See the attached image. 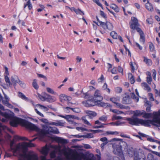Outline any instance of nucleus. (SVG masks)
<instances>
[{"mask_svg": "<svg viewBox=\"0 0 160 160\" xmlns=\"http://www.w3.org/2000/svg\"><path fill=\"white\" fill-rule=\"evenodd\" d=\"M14 140L10 141L9 151H12L13 155L18 151L19 156L18 160H37L38 157L35 155L32 154L30 151L27 152L28 147L34 146L33 143L23 142L19 143L13 147Z\"/></svg>", "mask_w": 160, "mask_h": 160, "instance_id": "1", "label": "nucleus"}, {"mask_svg": "<svg viewBox=\"0 0 160 160\" xmlns=\"http://www.w3.org/2000/svg\"><path fill=\"white\" fill-rule=\"evenodd\" d=\"M153 117L152 120H143L137 117L127 118L126 120L129 124L132 125L138 126L139 124L146 127H150V124L157 127H160V118L158 117L157 112H153Z\"/></svg>", "mask_w": 160, "mask_h": 160, "instance_id": "2", "label": "nucleus"}, {"mask_svg": "<svg viewBox=\"0 0 160 160\" xmlns=\"http://www.w3.org/2000/svg\"><path fill=\"white\" fill-rule=\"evenodd\" d=\"M18 122L28 128L37 131H39L40 136L42 138H43L46 135L49 134V126L43 125L42 129L40 130L35 125L24 119H19Z\"/></svg>", "mask_w": 160, "mask_h": 160, "instance_id": "3", "label": "nucleus"}, {"mask_svg": "<svg viewBox=\"0 0 160 160\" xmlns=\"http://www.w3.org/2000/svg\"><path fill=\"white\" fill-rule=\"evenodd\" d=\"M128 155L130 157H132L134 155V160H145L146 158L143 151L141 149L138 150V152L134 151L133 148L131 147L128 150Z\"/></svg>", "mask_w": 160, "mask_h": 160, "instance_id": "4", "label": "nucleus"}, {"mask_svg": "<svg viewBox=\"0 0 160 160\" xmlns=\"http://www.w3.org/2000/svg\"><path fill=\"white\" fill-rule=\"evenodd\" d=\"M100 25L104 29H108L110 31H111L113 29L112 24L109 22H106V23L101 22Z\"/></svg>", "mask_w": 160, "mask_h": 160, "instance_id": "5", "label": "nucleus"}, {"mask_svg": "<svg viewBox=\"0 0 160 160\" xmlns=\"http://www.w3.org/2000/svg\"><path fill=\"white\" fill-rule=\"evenodd\" d=\"M82 103L86 107H89L96 105L95 101L92 99H88L82 102Z\"/></svg>", "mask_w": 160, "mask_h": 160, "instance_id": "6", "label": "nucleus"}, {"mask_svg": "<svg viewBox=\"0 0 160 160\" xmlns=\"http://www.w3.org/2000/svg\"><path fill=\"white\" fill-rule=\"evenodd\" d=\"M116 143H114L112 146L113 149V153L118 155H120L122 153V149Z\"/></svg>", "mask_w": 160, "mask_h": 160, "instance_id": "7", "label": "nucleus"}, {"mask_svg": "<svg viewBox=\"0 0 160 160\" xmlns=\"http://www.w3.org/2000/svg\"><path fill=\"white\" fill-rule=\"evenodd\" d=\"M94 97L93 99L95 101H101L103 99L102 97L101 96L100 92L98 90H96L94 94Z\"/></svg>", "mask_w": 160, "mask_h": 160, "instance_id": "8", "label": "nucleus"}, {"mask_svg": "<svg viewBox=\"0 0 160 160\" xmlns=\"http://www.w3.org/2000/svg\"><path fill=\"white\" fill-rule=\"evenodd\" d=\"M138 32H139L140 35V41L144 44L145 42V37L144 33L142 30L138 27H137L136 29Z\"/></svg>", "mask_w": 160, "mask_h": 160, "instance_id": "9", "label": "nucleus"}, {"mask_svg": "<svg viewBox=\"0 0 160 160\" xmlns=\"http://www.w3.org/2000/svg\"><path fill=\"white\" fill-rule=\"evenodd\" d=\"M11 81L13 84V85L15 87L17 83H18L20 80L19 79L18 77L16 75H13L12 76L11 79Z\"/></svg>", "mask_w": 160, "mask_h": 160, "instance_id": "10", "label": "nucleus"}, {"mask_svg": "<svg viewBox=\"0 0 160 160\" xmlns=\"http://www.w3.org/2000/svg\"><path fill=\"white\" fill-rule=\"evenodd\" d=\"M122 103L124 104H129L131 103L130 100V96L128 95H125L124 96L122 102Z\"/></svg>", "mask_w": 160, "mask_h": 160, "instance_id": "11", "label": "nucleus"}, {"mask_svg": "<svg viewBox=\"0 0 160 160\" xmlns=\"http://www.w3.org/2000/svg\"><path fill=\"white\" fill-rule=\"evenodd\" d=\"M144 110H137L133 111V116L131 118H133V117H137L139 116H140L142 115L143 114Z\"/></svg>", "mask_w": 160, "mask_h": 160, "instance_id": "12", "label": "nucleus"}, {"mask_svg": "<svg viewBox=\"0 0 160 160\" xmlns=\"http://www.w3.org/2000/svg\"><path fill=\"white\" fill-rule=\"evenodd\" d=\"M45 98V100L49 102H53L56 100V99L54 97L48 94H46Z\"/></svg>", "mask_w": 160, "mask_h": 160, "instance_id": "13", "label": "nucleus"}, {"mask_svg": "<svg viewBox=\"0 0 160 160\" xmlns=\"http://www.w3.org/2000/svg\"><path fill=\"white\" fill-rule=\"evenodd\" d=\"M86 113L88 114V116L90 119H92L93 117H95L97 115L95 112L91 111H86Z\"/></svg>", "mask_w": 160, "mask_h": 160, "instance_id": "14", "label": "nucleus"}, {"mask_svg": "<svg viewBox=\"0 0 160 160\" xmlns=\"http://www.w3.org/2000/svg\"><path fill=\"white\" fill-rule=\"evenodd\" d=\"M52 133L53 134H58L59 132L58 129L55 127H51L49 128V133Z\"/></svg>", "mask_w": 160, "mask_h": 160, "instance_id": "15", "label": "nucleus"}, {"mask_svg": "<svg viewBox=\"0 0 160 160\" xmlns=\"http://www.w3.org/2000/svg\"><path fill=\"white\" fill-rule=\"evenodd\" d=\"M147 3L145 4L146 8L149 11L152 12L153 11V8L152 4L149 3L148 0H147Z\"/></svg>", "mask_w": 160, "mask_h": 160, "instance_id": "16", "label": "nucleus"}, {"mask_svg": "<svg viewBox=\"0 0 160 160\" xmlns=\"http://www.w3.org/2000/svg\"><path fill=\"white\" fill-rule=\"evenodd\" d=\"M49 124L56 126H63L64 125V123L61 122L60 121H58L57 122H49Z\"/></svg>", "mask_w": 160, "mask_h": 160, "instance_id": "17", "label": "nucleus"}, {"mask_svg": "<svg viewBox=\"0 0 160 160\" xmlns=\"http://www.w3.org/2000/svg\"><path fill=\"white\" fill-rule=\"evenodd\" d=\"M67 110L66 111V112L68 113L69 112L68 109H70L73 111L74 112L76 113H78L80 111V109L78 108H70L68 107H67L65 108Z\"/></svg>", "mask_w": 160, "mask_h": 160, "instance_id": "18", "label": "nucleus"}, {"mask_svg": "<svg viewBox=\"0 0 160 160\" xmlns=\"http://www.w3.org/2000/svg\"><path fill=\"white\" fill-rule=\"evenodd\" d=\"M101 101H96V104H97L98 106L102 107L108 106V103H105L103 102H101Z\"/></svg>", "mask_w": 160, "mask_h": 160, "instance_id": "19", "label": "nucleus"}, {"mask_svg": "<svg viewBox=\"0 0 160 160\" xmlns=\"http://www.w3.org/2000/svg\"><path fill=\"white\" fill-rule=\"evenodd\" d=\"M117 145H119V147L121 148H125L126 147L127 143H126L122 141H120L119 142H117L116 143Z\"/></svg>", "mask_w": 160, "mask_h": 160, "instance_id": "20", "label": "nucleus"}, {"mask_svg": "<svg viewBox=\"0 0 160 160\" xmlns=\"http://www.w3.org/2000/svg\"><path fill=\"white\" fill-rule=\"evenodd\" d=\"M56 140L62 144H66L68 143V141L60 137H57Z\"/></svg>", "mask_w": 160, "mask_h": 160, "instance_id": "21", "label": "nucleus"}, {"mask_svg": "<svg viewBox=\"0 0 160 160\" xmlns=\"http://www.w3.org/2000/svg\"><path fill=\"white\" fill-rule=\"evenodd\" d=\"M141 86L142 87L144 88L145 90H147L148 92L150 91L151 88L148 85L146 82H143L141 84Z\"/></svg>", "mask_w": 160, "mask_h": 160, "instance_id": "22", "label": "nucleus"}, {"mask_svg": "<svg viewBox=\"0 0 160 160\" xmlns=\"http://www.w3.org/2000/svg\"><path fill=\"white\" fill-rule=\"evenodd\" d=\"M142 117L145 118H149L152 116V114L151 113H146L144 110L143 114Z\"/></svg>", "mask_w": 160, "mask_h": 160, "instance_id": "23", "label": "nucleus"}, {"mask_svg": "<svg viewBox=\"0 0 160 160\" xmlns=\"http://www.w3.org/2000/svg\"><path fill=\"white\" fill-rule=\"evenodd\" d=\"M128 78H129L131 84H133L135 82V80L134 79V76L132 75V73H129Z\"/></svg>", "mask_w": 160, "mask_h": 160, "instance_id": "24", "label": "nucleus"}, {"mask_svg": "<svg viewBox=\"0 0 160 160\" xmlns=\"http://www.w3.org/2000/svg\"><path fill=\"white\" fill-rule=\"evenodd\" d=\"M5 81L7 83V85L8 86H9L10 87H11L12 83L10 82L9 78L7 76H5Z\"/></svg>", "mask_w": 160, "mask_h": 160, "instance_id": "25", "label": "nucleus"}, {"mask_svg": "<svg viewBox=\"0 0 160 160\" xmlns=\"http://www.w3.org/2000/svg\"><path fill=\"white\" fill-rule=\"evenodd\" d=\"M32 85L33 87L36 90H37L38 88V85L37 80L36 79H34L33 80Z\"/></svg>", "mask_w": 160, "mask_h": 160, "instance_id": "26", "label": "nucleus"}, {"mask_svg": "<svg viewBox=\"0 0 160 160\" xmlns=\"http://www.w3.org/2000/svg\"><path fill=\"white\" fill-rule=\"evenodd\" d=\"M18 96L23 99L28 100V98L26 97L22 93L19 92H18Z\"/></svg>", "mask_w": 160, "mask_h": 160, "instance_id": "27", "label": "nucleus"}, {"mask_svg": "<svg viewBox=\"0 0 160 160\" xmlns=\"http://www.w3.org/2000/svg\"><path fill=\"white\" fill-rule=\"evenodd\" d=\"M14 138L16 139H21L22 140L29 141V140L25 137H21L18 136H15Z\"/></svg>", "mask_w": 160, "mask_h": 160, "instance_id": "28", "label": "nucleus"}, {"mask_svg": "<svg viewBox=\"0 0 160 160\" xmlns=\"http://www.w3.org/2000/svg\"><path fill=\"white\" fill-rule=\"evenodd\" d=\"M144 61L149 65H152V61L151 60L148 59L145 57H144Z\"/></svg>", "mask_w": 160, "mask_h": 160, "instance_id": "29", "label": "nucleus"}, {"mask_svg": "<svg viewBox=\"0 0 160 160\" xmlns=\"http://www.w3.org/2000/svg\"><path fill=\"white\" fill-rule=\"evenodd\" d=\"M116 104L117 107L121 109H126L127 108V106H124L120 103L117 102L116 103Z\"/></svg>", "mask_w": 160, "mask_h": 160, "instance_id": "30", "label": "nucleus"}, {"mask_svg": "<svg viewBox=\"0 0 160 160\" xmlns=\"http://www.w3.org/2000/svg\"><path fill=\"white\" fill-rule=\"evenodd\" d=\"M139 25L138 24L132 23L130 25V27L131 29H136Z\"/></svg>", "mask_w": 160, "mask_h": 160, "instance_id": "31", "label": "nucleus"}, {"mask_svg": "<svg viewBox=\"0 0 160 160\" xmlns=\"http://www.w3.org/2000/svg\"><path fill=\"white\" fill-rule=\"evenodd\" d=\"M110 35L113 38L115 39H117L118 36L117 34L115 31H112L110 33Z\"/></svg>", "mask_w": 160, "mask_h": 160, "instance_id": "32", "label": "nucleus"}, {"mask_svg": "<svg viewBox=\"0 0 160 160\" xmlns=\"http://www.w3.org/2000/svg\"><path fill=\"white\" fill-rule=\"evenodd\" d=\"M8 100H2V103L4 105H5L8 107L10 108L11 106H12L8 102Z\"/></svg>", "mask_w": 160, "mask_h": 160, "instance_id": "33", "label": "nucleus"}, {"mask_svg": "<svg viewBox=\"0 0 160 160\" xmlns=\"http://www.w3.org/2000/svg\"><path fill=\"white\" fill-rule=\"evenodd\" d=\"M152 81V78L151 76V73H149V76L147 77V81L149 84H151V82Z\"/></svg>", "mask_w": 160, "mask_h": 160, "instance_id": "34", "label": "nucleus"}, {"mask_svg": "<svg viewBox=\"0 0 160 160\" xmlns=\"http://www.w3.org/2000/svg\"><path fill=\"white\" fill-rule=\"evenodd\" d=\"M10 124L11 126L14 127H16L17 125L16 122L14 120H12L10 122Z\"/></svg>", "mask_w": 160, "mask_h": 160, "instance_id": "35", "label": "nucleus"}, {"mask_svg": "<svg viewBox=\"0 0 160 160\" xmlns=\"http://www.w3.org/2000/svg\"><path fill=\"white\" fill-rule=\"evenodd\" d=\"M68 96L63 94H61L60 95V98L61 100H67Z\"/></svg>", "mask_w": 160, "mask_h": 160, "instance_id": "36", "label": "nucleus"}, {"mask_svg": "<svg viewBox=\"0 0 160 160\" xmlns=\"http://www.w3.org/2000/svg\"><path fill=\"white\" fill-rule=\"evenodd\" d=\"M122 119V117L120 116H117L116 115H114L113 116L112 119L113 120H119Z\"/></svg>", "mask_w": 160, "mask_h": 160, "instance_id": "37", "label": "nucleus"}, {"mask_svg": "<svg viewBox=\"0 0 160 160\" xmlns=\"http://www.w3.org/2000/svg\"><path fill=\"white\" fill-rule=\"evenodd\" d=\"M56 152L55 150L53 151L50 153V156L51 158H53L56 157Z\"/></svg>", "mask_w": 160, "mask_h": 160, "instance_id": "38", "label": "nucleus"}, {"mask_svg": "<svg viewBox=\"0 0 160 160\" xmlns=\"http://www.w3.org/2000/svg\"><path fill=\"white\" fill-rule=\"evenodd\" d=\"M19 84V85L21 86V87L23 88H25L26 87V84L23 82L21 81H19V82L18 83Z\"/></svg>", "mask_w": 160, "mask_h": 160, "instance_id": "39", "label": "nucleus"}, {"mask_svg": "<svg viewBox=\"0 0 160 160\" xmlns=\"http://www.w3.org/2000/svg\"><path fill=\"white\" fill-rule=\"evenodd\" d=\"M36 106H38L39 108L41 109H43L45 111H48V108L40 104H37L36 105Z\"/></svg>", "mask_w": 160, "mask_h": 160, "instance_id": "40", "label": "nucleus"}, {"mask_svg": "<svg viewBox=\"0 0 160 160\" xmlns=\"http://www.w3.org/2000/svg\"><path fill=\"white\" fill-rule=\"evenodd\" d=\"M74 11L77 14H80V15H84V13L83 11H82L81 10L78 9H76L74 10Z\"/></svg>", "mask_w": 160, "mask_h": 160, "instance_id": "41", "label": "nucleus"}, {"mask_svg": "<svg viewBox=\"0 0 160 160\" xmlns=\"http://www.w3.org/2000/svg\"><path fill=\"white\" fill-rule=\"evenodd\" d=\"M0 115L4 117L5 118H8L9 117V115L8 114L6 113L2 112L0 110Z\"/></svg>", "mask_w": 160, "mask_h": 160, "instance_id": "42", "label": "nucleus"}, {"mask_svg": "<svg viewBox=\"0 0 160 160\" xmlns=\"http://www.w3.org/2000/svg\"><path fill=\"white\" fill-rule=\"evenodd\" d=\"M82 120L84 122L85 124L89 125H91L90 123L86 119L85 117H82Z\"/></svg>", "mask_w": 160, "mask_h": 160, "instance_id": "43", "label": "nucleus"}, {"mask_svg": "<svg viewBox=\"0 0 160 160\" xmlns=\"http://www.w3.org/2000/svg\"><path fill=\"white\" fill-rule=\"evenodd\" d=\"M106 134L107 135H108L109 134H118V133L117 132H112L111 131H107L106 132Z\"/></svg>", "mask_w": 160, "mask_h": 160, "instance_id": "44", "label": "nucleus"}, {"mask_svg": "<svg viewBox=\"0 0 160 160\" xmlns=\"http://www.w3.org/2000/svg\"><path fill=\"white\" fill-rule=\"evenodd\" d=\"M67 118H68V119H70L71 118H75L78 119V118L76 117L73 115H67Z\"/></svg>", "mask_w": 160, "mask_h": 160, "instance_id": "45", "label": "nucleus"}, {"mask_svg": "<svg viewBox=\"0 0 160 160\" xmlns=\"http://www.w3.org/2000/svg\"><path fill=\"white\" fill-rule=\"evenodd\" d=\"M131 20L132 21V23L138 24V20L135 17H132Z\"/></svg>", "mask_w": 160, "mask_h": 160, "instance_id": "46", "label": "nucleus"}, {"mask_svg": "<svg viewBox=\"0 0 160 160\" xmlns=\"http://www.w3.org/2000/svg\"><path fill=\"white\" fill-rule=\"evenodd\" d=\"M145 104L146 106H152V102L148 100L145 102Z\"/></svg>", "mask_w": 160, "mask_h": 160, "instance_id": "47", "label": "nucleus"}, {"mask_svg": "<svg viewBox=\"0 0 160 160\" xmlns=\"http://www.w3.org/2000/svg\"><path fill=\"white\" fill-rule=\"evenodd\" d=\"M47 92L53 94L55 93V92H54V91L49 88H47Z\"/></svg>", "mask_w": 160, "mask_h": 160, "instance_id": "48", "label": "nucleus"}, {"mask_svg": "<svg viewBox=\"0 0 160 160\" xmlns=\"http://www.w3.org/2000/svg\"><path fill=\"white\" fill-rule=\"evenodd\" d=\"M112 112L118 114H120L123 113V112L118 111L116 109H114L112 110Z\"/></svg>", "mask_w": 160, "mask_h": 160, "instance_id": "49", "label": "nucleus"}, {"mask_svg": "<svg viewBox=\"0 0 160 160\" xmlns=\"http://www.w3.org/2000/svg\"><path fill=\"white\" fill-rule=\"evenodd\" d=\"M111 71L112 74H115L117 73V68L116 67H114L112 69Z\"/></svg>", "mask_w": 160, "mask_h": 160, "instance_id": "50", "label": "nucleus"}, {"mask_svg": "<svg viewBox=\"0 0 160 160\" xmlns=\"http://www.w3.org/2000/svg\"><path fill=\"white\" fill-rule=\"evenodd\" d=\"M93 2H95L98 5L101 7L102 8V6L101 4L99 2V0H92Z\"/></svg>", "mask_w": 160, "mask_h": 160, "instance_id": "51", "label": "nucleus"}, {"mask_svg": "<svg viewBox=\"0 0 160 160\" xmlns=\"http://www.w3.org/2000/svg\"><path fill=\"white\" fill-rule=\"evenodd\" d=\"M37 75L38 77L43 78H44V79L46 81L47 80V77L46 76H45L43 75L38 73Z\"/></svg>", "mask_w": 160, "mask_h": 160, "instance_id": "52", "label": "nucleus"}, {"mask_svg": "<svg viewBox=\"0 0 160 160\" xmlns=\"http://www.w3.org/2000/svg\"><path fill=\"white\" fill-rule=\"evenodd\" d=\"M131 96L132 98L135 99H136L137 101L138 100V98L137 97L134 93H132L131 95Z\"/></svg>", "mask_w": 160, "mask_h": 160, "instance_id": "53", "label": "nucleus"}, {"mask_svg": "<svg viewBox=\"0 0 160 160\" xmlns=\"http://www.w3.org/2000/svg\"><path fill=\"white\" fill-rule=\"evenodd\" d=\"M149 48L151 51H153L154 49V46L152 43H151L149 45Z\"/></svg>", "mask_w": 160, "mask_h": 160, "instance_id": "54", "label": "nucleus"}, {"mask_svg": "<svg viewBox=\"0 0 160 160\" xmlns=\"http://www.w3.org/2000/svg\"><path fill=\"white\" fill-rule=\"evenodd\" d=\"M107 118L106 117H104V116H102L100 117L99 118V119L100 120L102 121H106L107 120Z\"/></svg>", "mask_w": 160, "mask_h": 160, "instance_id": "55", "label": "nucleus"}, {"mask_svg": "<svg viewBox=\"0 0 160 160\" xmlns=\"http://www.w3.org/2000/svg\"><path fill=\"white\" fill-rule=\"evenodd\" d=\"M152 76L154 80H156V72L155 69L152 70Z\"/></svg>", "mask_w": 160, "mask_h": 160, "instance_id": "56", "label": "nucleus"}, {"mask_svg": "<svg viewBox=\"0 0 160 160\" xmlns=\"http://www.w3.org/2000/svg\"><path fill=\"white\" fill-rule=\"evenodd\" d=\"M100 15L103 18H107V16L104 13V12L102 11H100Z\"/></svg>", "mask_w": 160, "mask_h": 160, "instance_id": "57", "label": "nucleus"}, {"mask_svg": "<svg viewBox=\"0 0 160 160\" xmlns=\"http://www.w3.org/2000/svg\"><path fill=\"white\" fill-rule=\"evenodd\" d=\"M123 69L121 66H118V71L120 72H121L122 75H123Z\"/></svg>", "mask_w": 160, "mask_h": 160, "instance_id": "58", "label": "nucleus"}, {"mask_svg": "<svg viewBox=\"0 0 160 160\" xmlns=\"http://www.w3.org/2000/svg\"><path fill=\"white\" fill-rule=\"evenodd\" d=\"M147 140L151 142H157V140H155L152 138H147Z\"/></svg>", "mask_w": 160, "mask_h": 160, "instance_id": "59", "label": "nucleus"}, {"mask_svg": "<svg viewBox=\"0 0 160 160\" xmlns=\"http://www.w3.org/2000/svg\"><path fill=\"white\" fill-rule=\"evenodd\" d=\"M38 97L39 99L41 100L42 101H45V96L44 97L42 96L41 95H39Z\"/></svg>", "mask_w": 160, "mask_h": 160, "instance_id": "60", "label": "nucleus"}, {"mask_svg": "<svg viewBox=\"0 0 160 160\" xmlns=\"http://www.w3.org/2000/svg\"><path fill=\"white\" fill-rule=\"evenodd\" d=\"M84 95V98L87 99L88 98H90V96L89 95V94L87 92L85 93H83Z\"/></svg>", "mask_w": 160, "mask_h": 160, "instance_id": "61", "label": "nucleus"}, {"mask_svg": "<svg viewBox=\"0 0 160 160\" xmlns=\"http://www.w3.org/2000/svg\"><path fill=\"white\" fill-rule=\"evenodd\" d=\"M108 143V142H106L102 143L101 145V147L102 149L104 148V146Z\"/></svg>", "mask_w": 160, "mask_h": 160, "instance_id": "62", "label": "nucleus"}, {"mask_svg": "<svg viewBox=\"0 0 160 160\" xmlns=\"http://www.w3.org/2000/svg\"><path fill=\"white\" fill-rule=\"evenodd\" d=\"M110 100L114 103L116 104L117 100L115 98H110Z\"/></svg>", "mask_w": 160, "mask_h": 160, "instance_id": "63", "label": "nucleus"}, {"mask_svg": "<svg viewBox=\"0 0 160 160\" xmlns=\"http://www.w3.org/2000/svg\"><path fill=\"white\" fill-rule=\"evenodd\" d=\"M76 59L77 60V62L80 63L81 62L82 60V58L79 56H77L76 58Z\"/></svg>", "mask_w": 160, "mask_h": 160, "instance_id": "64", "label": "nucleus"}]
</instances>
